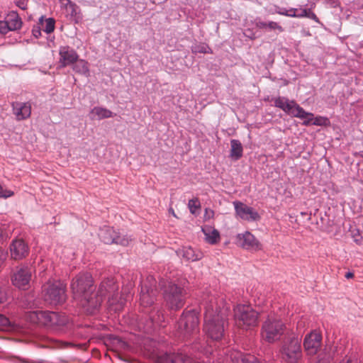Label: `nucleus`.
Returning <instances> with one entry per match:
<instances>
[{"instance_id": "obj_33", "label": "nucleus", "mask_w": 363, "mask_h": 363, "mask_svg": "<svg viewBox=\"0 0 363 363\" xmlns=\"http://www.w3.org/2000/svg\"><path fill=\"white\" fill-rule=\"evenodd\" d=\"M211 49L203 43L195 45L192 47V52L195 53H208Z\"/></svg>"}, {"instance_id": "obj_35", "label": "nucleus", "mask_w": 363, "mask_h": 363, "mask_svg": "<svg viewBox=\"0 0 363 363\" xmlns=\"http://www.w3.org/2000/svg\"><path fill=\"white\" fill-rule=\"evenodd\" d=\"M188 206L191 213L194 214L196 210L199 208L200 204L197 199H192L189 201Z\"/></svg>"}, {"instance_id": "obj_23", "label": "nucleus", "mask_w": 363, "mask_h": 363, "mask_svg": "<svg viewBox=\"0 0 363 363\" xmlns=\"http://www.w3.org/2000/svg\"><path fill=\"white\" fill-rule=\"evenodd\" d=\"M113 116V113L112 111L101 106L94 107L89 113V117L92 120H102L111 118Z\"/></svg>"}, {"instance_id": "obj_38", "label": "nucleus", "mask_w": 363, "mask_h": 363, "mask_svg": "<svg viewBox=\"0 0 363 363\" xmlns=\"http://www.w3.org/2000/svg\"><path fill=\"white\" fill-rule=\"evenodd\" d=\"M10 323V320L8 318L0 314V326H9Z\"/></svg>"}, {"instance_id": "obj_10", "label": "nucleus", "mask_w": 363, "mask_h": 363, "mask_svg": "<svg viewBox=\"0 0 363 363\" xmlns=\"http://www.w3.org/2000/svg\"><path fill=\"white\" fill-rule=\"evenodd\" d=\"M284 325L277 318H269L262 328V337L268 342L279 340L284 333Z\"/></svg>"}, {"instance_id": "obj_41", "label": "nucleus", "mask_w": 363, "mask_h": 363, "mask_svg": "<svg viewBox=\"0 0 363 363\" xmlns=\"http://www.w3.org/2000/svg\"><path fill=\"white\" fill-rule=\"evenodd\" d=\"M54 343H55L54 346L57 347H66L67 345H69V343H68V342H62L60 340H55Z\"/></svg>"}, {"instance_id": "obj_37", "label": "nucleus", "mask_w": 363, "mask_h": 363, "mask_svg": "<svg viewBox=\"0 0 363 363\" xmlns=\"http://www.w3.org/2000/svg\"><path fill=\"white\" fill-rule=\"evenodd\" d=\"M8 24L6 21H0V33L6 34L9 31Z\"/></svg>"}, {"instance_id": "obj_6", "label": "nucleus", "mask_w": 363, "mask_h": 363, "mask_svg": "<svg viewBox=\"0 0 363 363\" xmlns=\"http://www.w3.org/2000/svg\"><path fill=\"white\" fill-rule=\"evenodd\" d=\"M234 318L236 325L243 330L257 326L258 313L249 305H238L234 308Z\"/></svg>"}, {"instance_id": "obj_40", "label": "nucleus", "mask_w": 363, "mask_h": 363, "mask_svg": "<svg viewBox=\"0 0 363 363\" xmlns=\"http://www.w3.org/2000/svg\"><path fill=\"white\" fill-rule=\"evenodd\" d=\"M214 215V212L213 210L209 208H206L205 213H204V218L206 220L211 218Z\"/></svg>"}, {"instance_id": "obj_42", "label": "nucleus", "mask_w": 363, "mask_h": 363, "mask_svg": "<svg viewBox=\"0 0 363 363\" xmlns=\"http://www.w3.org/2000/svg\"><path fill=\"white\" fill-rule=\"evenodd\" d=\"M6 299V292L0 287V303H4Z\"/></svg>"}, {"instance_id": "obj_20", "label": "nucleus", "mask_w": 363, "mask_h": 363, "mask_svg": "<svg viewBox=\"0 0 363 363\" xmlns=\"http://www.w3.org/2000/svg\"><path fill=\"white\" fill-rule=\"evenodd\" d=\"M59 62L62 67L74 64L79 58L77 52L69 46H61L59 50Z\"/></svg>"}, {"instance_id": "obj_21", "label": "nucleus", "mask_w": 363, "mask_h": 363, "mask_svg": "<svg viewBox=\"0 0 363 363\" xmlns=\"http://www.w3.org/2000/svg\"><path fill=\"white\" fill-rule=\"evenodd\" d=\"M28 246L23 239H15L10 245L11 256L14 259H21L28 254Z\"/></svg>"}, {"instance_id": "obj_14", "label": "nucleus", "mask_w": 363, "mask_h": 363, "mask_svg": "<svg viewBox=\"0 0 363 363\" xmlns=\"http://www.w3.org/2000/svg\"><path fill=\"white\" fill-rule=\"evenodd\" d=\"M235 244L246 250L257 252L262 250V244L250 231L238 233L235 237Z\"/></svg>"}, {"instance_id": "obj_18", "label": "nucleus", "mask_w": 363, "mask_h": 363, "mask_svg": "<svg viewBox=\"0 0 363 363\" xmlns=\"http://www.w3.org/2000/svg\"><path fill=\"white\" fill-rule=\"evenodd\" d=\"M322 336L320 333L314 330L306 335L303 347L308 355H314L320 348Z\"/></svg>"}, {"instance_id": "obj_7", "label": "nucleus", "mask_w": 363, "mask_h": 363, "mask_svg": "<svg viewBox=\"0 0 363 363\" xmlns=\"http://www.w3.org/2000/svg\"><path fill=\"white\" fill-rule=\"evenodd\" d=\"M280 354L286 363H298L303 354L301 339L294 335L285 340L281 347Z\"/></svg>"}, {"instance_id": "obj_27", "label": "nucleus", "mask_w": 363, "mask_h": 363, "mask_svg": "<svg viewBox=\"0 0 363 363\" xmlns=\"http://www.w3.org/2000/svg\"><path fill=\"white\" fill-rule=\"evenodd\" d=\"M230 157L234 160H238L242 156L243 148L241 143L238 140L233 139L230 140Z\"/></svg>"}, {"instance_id": "obj_22", "label": "nucleus", "mask_w": 363, "mask_h": 363, "mask_svg": "<svg viewBox=\"0 0 363 363\" xmlns=\"http://www.w3.org/2000/svg\"><path fill=\"white\" fill-rule=\"evenodd\" d=\"M13 114L17 120H24L31 113V106L28 102H13L12 104Z\"/></svg>"}, {"instance_id": "obj_2", "label": "nucleus", "mask_w": 363, "mask_h": 363, "mask_svg": "<svg viewBox=\"0 0 363 363\" xmlns=\"http://www.w3.org/2000/svg\"><path fill=\"white\" fill-rule=\"evenodd\" d=\"M74 299L87 313H95L100 307V298H93V279L89 273H79L71 283Z\"/></svg>"}, {"instance_id": "obj_46", "label": "nucleus", "mask_w": 363, "mask_h": 363, "mask_svg": "<svg viewBox=\"0 0 363 363\" xmlns=\"http://www.w3.org/2000/svg\"><path fill=\"white\" fill-rule=\"evenodd\" d=\"M359 154L360 157L363 158V151L360 152Z\"/></svg>"}, {"instance_id": "obj_34", "label": "nucleus", "mask_w": 363, "mask_h": 363, "mask_svg": "<svg viewBox=\"0 0 363 363\" xmlns=\"http://www.w3.org/2000/svg\"><path fill=\"white\" fill-rule=\"evenodd\" d=\"M328 119L325 117L322 116H318L313 118V116H312V120L311 121V124L315 125H325L328 123Z\"/></svg>"}, {"instance_id": "obj_44", "label": "nucleus", "mask_w": 363, "mask_h": 363, "mask_svg": "<svg viewBox=\"0 0 363 363\" xmlns=\"http://www.w3.org/2000/svg\"><path fill=\"white\" fill-rule=\"evenodd\" d=\"M345 278L347 279H350V278H352L354 277V274L351 272H348L345 274Z\"/></svg>"}, {"instance_id": "obj_32", "label": "nucleus", "mask_w": 363, "mask_h": 363, "mask_svg": "<svg viewBox=\"0 0 363 363\" xmlns=\"http://www.w3.org/2000/svg\"><path fill=\"white\" fill-rule=\"evenodd\" d=\"M297 15H303L301 16H296V18H303V17H307L311 19L314 20L315 22H319L318 18L317 16L313 13L311 12L310 10L308 9H301V12H298Z\"/></svg>"}, {"instance_id": "obj_29", "label": "nucleus", "mask_w": 363, "mask_h": 363, "mask_svg": "<svg viewBox=\"0 0 363 363\" xmlns=\"http://www.w3.org/2000/svg\"><path fill=\"white\" fill-rule=\"evenodd\" d=\"M298 9L294 8H290L289 9H286V8H281V7H277L275 9V13L285 16L289 17H294L296 18V16H301L302 15H297L298 13Z\"/></svg>"}, {"instance_id": "obj_19", "label": "nucleus", "mask_w": 363, "mask_h": 363, "mask_svg": "<svg viewBox=\"0 0 363 363\" xmlns=\"http://www.w3.org/2000/svg\"><path fill=\"white\" fill-rule=\"evenodd\" d=\"M61 8L65 10V16L74 23H79L82 16L79 7L70 0H59Z\"/></svg>"}, {"instance_id": "obj_1", "label": "nucleus", "mask_w": 363, "mask_h": 363, "mask_svg": "<svg viewBox=\"0 0 363 363\" xmlns=\"http://www.w3.org/2000/svg\"><path fill=\"white\" fill-rule=\"evenodd\" d=\"M201 304L204 308V332L213 340H220L228 326L229 306L216 291L204 294Z\"/></svg>"}, {"instance_id": "obj_13", "label": "nucleus", "mask_w": 363, "mask_h": 363, "mask_svg": "<svg viewBox=\"0 0 363 363\" xmlns=\"http://www.w3.org/2000/svg\"><path fill=\"white\" fill-rule=\"evenodd\" d=\"M157 294L156 281L152 277H148L141 286L140 294L141 306L145 308L150 306L155 302Z\"/></svg>"}, {"instance_id": "obj_25", "label": "nucleus", "mask_w": 363, "mask_h": 363, "mask_svg": "<svg viewBox=\"0 0 363 363\" xmlns=\"http://www.w3.org/2000/svg\"><path fill=\"white\" fill-rule=\"evenodd\" d=\"M202 232L205 235V239L208 243L215 245L218 242L220 233L216 229L205 226L202 228Z\"/></svg>"}, {"instance_id": "obj_16", "label": "nucleus", "mask_w": 363, "mask_h": 363, "mask_svg": "<svg viewBox=\"0 0 363 363\" xmlns=\"http://www.w3.org/2000/svg\"><path fill=\"white\" fill-rule=\"evenodd\" d=\"M33 272V269L31 267H23L20 268L12 277L13 284L19 289H28Z\"/></svg>"}, {"instance_id": "obj_39", "label": "nucleus", "mask_w": 363, "mask_h": 363, "mask_svg": "<svg viewBox=\"0 0 363 363\" xmlns=\"http://www.w3.org/2000/svg\"><path fill=\"white\" fill-rule=\"evenodd\" d=\"M16 4L18 7H19L22 10H25L27 8V1L26 0H16Z\"/></svg>"}, {"instance_id": "obj_26", "label": "nucleus", "mask_w": 363, "mask_h": 363, "mask_svg": "<svg viewBox=\"0 0 363 363\" xmlns=\"http://www.w3.org/2000/svg\"><path fill=\"white\" fill-rule=\"evenodd\" d=\"M10 30H17L22 26V21L16 12H11L6 20Z\"/></svg>"}, {"instance_id": "obj_11", "label": "nucleus", "mask_w": 363, "mask_h": 363, "mask_svg": "<svg viewBox=\"0 0 363 363\" xmlns=\"http://www.w3.org/2000/svg\"><path fill=\"white\" fill-rule=\"evenodd\" d=\"M38 320L48 327L60 328L65 326L69 323V318L62 313L52 311H39L35 313Z\"/></svg>"}, {"instance_id": "obj_24", "label": "nucleus", "mask_w": 363, "mask_h": 363, "mask_svg": "<svg viewBox=\"0 0 363 363\" xmlns=\"http://www.w3.org/2000/svg\"><path fill=\"white\" fill-rule=\"evenodd\" d=\"M179 254L188 261H197L203 257V253L193 249L191 247H184L179 252Z\"/></svg>"}, {"instance_id": "obj_17", "label": "nucleus", "mask_w": 363, "mask_h": 363, "mask_svg": "<svg viewBox=\"0 0 363 363\" xmlns=\"http://www.w3.org/2000/svg\"><path fill=\"white\" fill-rule=\"evenodd\" d=\"M233 206L236 216L242 220L247 221H256L260 218L257 211L242 202L238 201H234Z\"/></svg>"}, {"instance_id": "obj_3", "label": "nucleus", "mask_w": 363, "mask_h": 363, "mask_svg": "<svg viewBox=\"0 0 363 363\" xmlns=\"http://www.w3.org/2000/svg\"><path fill=\"white\" fill-rule=\"evenodd\" d=\"M93 290V298H100V305L104 298L107 297L108 303L110 306L113 307L115 311H120L125 304V299L118 295V286L113 278H107L103 280L97 292Z\"/></svg>"}, {"instance_id": "obj_45", "label": "nucleus", "mask_w": 363, "mask_h": 363, "mask_svg": "<svg viewBox=\"0 0 363 363\" xmlns=\"http://www.w3.org/2000/svg\"><path fill=\"white\" fill-rule=\"evenodd\" d=\"M33 35H34L36 38H38V35H40V30H33Z\"/></svg>"}, {"instance_id": "obj_12", "label": "nucleus", "mask_w": 363, "mask_h": 363, "mask_svg": "<svg viewBox=\"0 0 363 363\" xmlns=\"http://www.w3.org/2000/svg\"><path fill=\"white\" fill-rule=\"evenodd\" d=\"M100 240L105 244H119L123 246L128 245L131 238L128 235L121 236L112 227L104 225L99 232Z\"/></svg>"}, {"instance_id": "obj_36", "label": "nucleus", "mask_w": 363, "mask_h": 363, "mask_svg": "<svg viewBox=\"0 0 363 363\" xmlns=\"http://www.w3.org/2000/svg\"><path fill=\"white\" fill-rule=\"evenodd\" d=\"M13 195V192L11 190L4 189V186H2L0 184V197L7 199L9 197H11Z\"/></svg>"}, {"instance_id": "obj_28", "label": "nucleus", "mask_w": 363, "mask_h": 363, "mask_svg": "<svg viewBox=\"0 0 363 363\" xmlns=\"http://www.w3.org/2000/svg\"><path fill=\"white\" fill-rule=\"evenodd\" d=\"M73 70L81 74L88 76L89 69L87 62L84 60H78L73 64Z\"/></svg>"}, {"instance_id": "obj_8", "label": "nucleus", "mask_w": 363, "mask_h": 363, "mask_svg": "<svg viewBox=\"0 0 363 363\" xmlns=\"http://www.w3.org/2000/svg\"><path fill=\"white\" fill-rule=\"evenodd\" d=\"M199 323L198 313L195 310H185L177 323L179 333L186 337L199 330Z\"/></svg>"}, {"instance_id": "obj_43", "label": "nucleus", "mask_w": 363, "mask_h": 363, "mask_svg": "<svg viewBox=\"0 0 363 363\" xmlns=\"http://www.w3.org/2000/svg\"><path fill=\"white\" fill-rule=\"evenodd\" d=\"M7 253L0 248V264L6 259Z\"/></svg>"}, {"instance_id": "obj_5", "label": "nucleus", "mask_w": 363, "mask_h": 363, "mask_svg": "<svg viewBox=\"0 0 363 363\" xmlns=\"http://www.w3.org/2000/svg\"><path fill=\"white\" fill-rule=\"evenodd\" d=\"M43 292L45 301L50 304H62L67 298L66 284L60 280H49L43 286Z\"/></svg>"}, {"instance_id": "obj_31", "label": "nucleus", "mask_w": 363, "mask_h": 363, "mask_svg": "<svg viewBox=\"0 0 363 363\" xmlns=\"http://www.w3.org/2000/svg\"><path fill=\"white\" fill-rule=\"evenodd\" d=\"M55 21L52 18H46L45 22L42 24L43 30L46 33H51L54 31Z\"/></svg>"}, {"instance_id": "obj_4", "label": "nucleus", "mask_w": 363, "mask_h": 363, "mask_svg": "<svg viewBox=\"0 0 363 363\" xmlns=\"http://www.w3.org/2000/svg\"><path fill=\"white\" fill-rule=\"evenodd\" d=\"M274 105L283 110L286 113L296 118L305 119L303 125H309L312 120L313 113L306 112L295 101L289 100L282 96H279L274 100Z\"/></svg>"}, {"instance_id": "obj_9", "label": "nucleus", "mask_w": 363, "mask_h": 363, "mask_svg": "<svg viewBox=\"0 0 363 363\" xmlns=\"http://www.w3.org/2000/svg\"><path fill=\"white\" fill-rule=\"evenodd\" d=\"M164 298L170 309L178 310L184 304L185 291L183 288L170 283L164 290Z\"/></svg>"}, {"instance_id": "obj_30", "label": "nucleus", "mask_w": 363, "mask_h": 363, "mask_svg": "<svg viewBox=\"0 0 363 363\" xmlns=\"http://www.w3.org/2000/svg\"><path fill=\"white\" fill-rule=\"evenodd\" d=\"M257 26L259 28H269L270 30H278L280 33L284 31V28L277 23L274 21L264 22L259 21L257 23Z\"/></svg>"}, {"instance_id": "obj_15", "label": "nucleus", "mask_w": 363, "mask_h": 363, "mask_svg": "<svg viewBox=\"0 0 363 363\" xmlns=\"http://www.w3.org/2000/svg\"><path fill=\"white\" fill-rule=\"evenodd\" d=\"M149 320L143 326V330L146 333H150L157 326L163 327L164 316L163 313L157 306L147 311Z\"/></svg>"}]
</instances>
